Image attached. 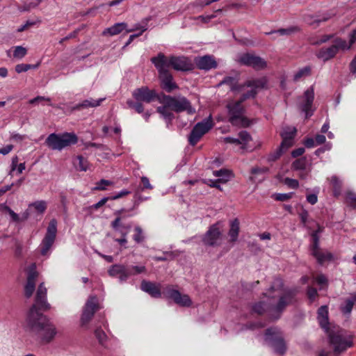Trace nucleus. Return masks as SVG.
<instances>
[{"label":"nucleus","instance_id":"nucleus-1","mask_svg":"<svg viewBox=\"0 0 356 356\" xmlns=\"http://www.w3.org/2000/svg\"><path fill=\"white\" fill-rule=\"evenodd\" d=\"M47 289L41 283L36 291L35 303L30 308L27 316V325L31 332L42 343H50L57 334L56 327L39 310L46 311L50 309L47 300Z\"/></svg>","mask_w":356,"mask_h":356},{"label":"nucleus","instance_id":"nucleus-2","mask_svg":"<svg viewBox=\"0 0 356 356\" xmlns=\"http://www.w3.org/2000/svg\"><path fill=\"white\" fill-rule=\"evenodd\" d=\"M78 138L74 133L51 134L45 140V144L52 150H62L63 149L75 145Z\"/></svg>","mask_w":356,"mask_h":356},{"label":"nucleus","instance_id":"nucleus-3","mask_svg":"<svg viewBox=\"0 0 356 356\" xmlns=\"http://www.w3.org/2000/svg\"><path fill=\"white\" fill-rule=\"evenodd\" d=\"M146 271L145 266H130L114 264L108 269L110 276L118 278L120 283L127 282L130 276L138 275Z\"/></svg>","mask_w":356,"mask_h":356},{"label":"nucleus","instance_id":"nucleus-4","mask_svg":"<svg viewBox=\"0 0 356 356\" xmlns=\"http://www.w3.org/2000/svg\"><path fill=\"white\" fill-rule=\"evenodd\" d=\"M242 102L238 100L232 102L227 106L229 114V121L234 126L248 127L250 122L244 117L245 109L242 106Z\"/></svg>","mask_w":356,"mask_h":356},{"label":"nucleus","instance_id":"nucleus-5","mask_svg":"<svg viewBox=\"0 0 356 356\" xmlns=\"http://www.w3.org/2000/svg\"><path fill=\"white\" fill-rule=\"evenodd\" d=\"M163 100L169 106L171 110L176 113L186 111L189 115L195 113V108H193L191 102L185 97H172L170 95H164Z\"/></svg>","mask_w":356,"mask_h":356},{"label":"nucleus","instance_id":"nucleus-6","mask_svg":"<svg viewBox=\"0 0 356 356\" xmlns=\"http://www.w3.org/2000/svg\"><path fill=\"white\" fill-rule=\"evenodd\" d=\"M350 46H347L346 40L337 38L334 40V44L328 47L320 49L316 54L318 58L326 62L334 58L339 49H349Z\"/></svg>","mask_w":356,"mask_h":356},{"label":"nucleus","instance_id":"nucleus-7","mask_svg":"<svg viewBox=\"0 0 356 356\" xmlns=\"http://www.w3.org/2000/svg\"><path fill=\"white\" fill-rule=\"evenodd\" d=\"M265 341L274 350L282 355L286 351V346L281 332L277 327H270L266 330Z\"/></svg>","mask_w":356,"mask_h":356},{"label":"nucleus","instance_id":"nucleus-8","mask_svg":"<svg viewBox=\"0 0 356 356\" xmlns=\"http://www.w3.org/2000/svg\"><path fill=\"white\" fill-rule=\"evenodd\" d=\"M56 234L57 221L56 219H51L49 222L46 234L40 245V251L42 256L49 254L51 248L55 242Z\"/></svg>","mask_w":356,"mask_h":356},{"label":"nucleus","instance_id":"nucleus-9","mask_svg":"<svg viewBox=\"0 0 356 356\" xmlns=\"http://www.w3.org/2000/svg\"><path fill=\"white\" fill-rule=\"evenodd\" d=\"M330 343L334 346L336 353H341L351 347L353 342L350 337L345 334L343 330H332L329 332Z\"/></svg>","mask_w":356,"mask_h":356},{"label":"nucleus","instance_id":"nucleus-10","mask_svg":"<svg viewBox=\"0 0 356 356\" xmlns=\"http://www.w3.org/2000/svg\"><path fill=\"white\" fill-rule=\"evenodd\" d=\"M213 126L211 116L197 122L191 130L188 136L190 145L194 146L200 140L204 134L207 133Z\"/></svg>","mask_w":356,"mask_h":356},{"label":"nucleus","instance_id":"nucleus-11","mask_svg":"<svg viewBox=\"0 0 356 356\" xmlns=\"http://www.w3.org/2000/svg\"><path fill=\"white\" fill-rule=\"evenodd\" d=\"M236 60L241 65L250 67L257 70H262L266 67V62L262 58L252 54H239Z\"/></svg>","mask_w":356,"mask_h":356},{"label":"nucleus","instance_id":"nucleus-12","mask_svg":"<svg viewBox=\"0 0 356 356\" xmlns=\"http://www.w3.org/2000/svg\"><path fill=\"white\" fill-rule=\"evenodd\" d=\"M99 309L98 300L95 296H90L87 300L81 317V326L88 325L95 313Z\"/></svg>","mask_w":356,"mask_h":356},{"label":"nucleus","instance_id":"nucleus-13","mask_svg":"<svg viewBox=\"0 0 356 356\" xmlns=\"http://www.w3.org/2000/svg\"><path fill=\"white\" fill-rule=\"evenodd\" d=\"M266 79L264 77L247 81L245 86L251 88V89L243 94L239 100L243 102L248 99L254 98L257 94L258 90L266 87Z\"/></svg>","mask_w":356,"mask_h":356},{"label":"nucleus","instance_id":"nucleus-14","mask_svg":"<svg viewBox=\"0 0 356 356\" xmlns=\"http://www.w3.org/2000/svg\"><path fill=\"white\" fill-rule=\"evenodd\" d=\"M296 290L288 289L284 291L283 294L280 296L277 304L273 307V309L276 312L279 313V314L276 316V318L280 317V313L284 310L286 307L292 305L296 302Z\"/></svg>","mask_w":356,"mask_h":356},{"label":"nucleus","instance_id":"nucleus-15","mask_svg":"<svg viewBox=\"0 0 356 356\" xmlns=\"http://www.w3.org/2000/svg\"><path fill=\"white\" fill-rule=\"evenodd\" d=\"M318 232H321L320 228L318 230L314 231L312 233V254L317 259V261L322 264L325 261L330 260L332 257V254L329 252H323L318 247Z\"/></svg>","mask_w":356,"mask_h":356},{"label":"nucleus","instance_id":"nucleus-16","mask_svg":"<svg viewBox=\"0 0 356 356\" xmlns=\"http://www.w3.org/2000/svg\"><path fill=\"white\" fill-rule=\"evenodd\" d=\"M163 293L166 297L172 299L175 303L180 306L190 307L192 304V301L188 295H182L171 286H167L163 290Z\"/></svg>","mask_w":356,"mask_h":356},{"label":"nucleus","instance_id":"nucleus-17","mask_svg":"<svg viewBox=\"0 0 356 356\" xmlns=\"http://www.w3.org/2000/svg\"><path fill=\"white\" fill-rule=\"evenodd\" d=\"M314 99V91L313 87L308 88L302 97H300V108L306 115V118H309L313 115L314 110L312 109L313 102Z\"/></svg>","mask_w":356,"mask_h":356},{"label":"nucleus","instance_id":"nucleus-18","mask_svg":"<svg viewBox=\"0 0 356 356\" xmlns=\"http://www.w3.org/2000/svg\"><path fill=\"white\" fill-rule=\"evenodd\" d=\"M38 276V273L36 271V266L33 264L28 270L26 283L24 286V294L27 298H31L35 291Z\"/></svg>","mask_w":356,"mask_h":356},{"label":"nucleus","instance_id":"nucleus-19","mask_svg":"<svg viewBox=\"0 0 356 356\" xmlns=\"http://www.w3.org/2000/svg\"><path fill=\"white\" fill-rule=\"evenodd\" d=\"M132 95L136 101L145 103H150L156 97L155 91L149 90L147 87L135 89L132 92Z\"/></svg>","mask_w":356,"mask_h":356},{"label":"nucleus","instance_id":"nucleus-20","mask_svg":"<svg viewBox=\"0 0 356 356\" xmlns=\"http://www.w3.org/2000/svg\"><path fill=\"white\" fill-rule=\"evenodd\" d=\"M151 61L158 70L159 75L169 72L170 58L168 59L163 53H159L157 56L152 58Z\"/></svg>","mask_w":356,"mask_h":356},{"label":"nucleus","instance_id":"nucleus-21","mask_svg":"<svg viewBox=\"0 0 356 356\" xmlns=\"http://www.w3.org/2000/svg\"><path fill=\"white\" fill-rule=\"evenodd\" d=\"M195 64L200 70L206 71L215 69L217 67V63L213 56L206 55L195 59Z\"/></svg>","mask_w":356,"mask_h":356},{"label":"nucleus","instance_id":"nucleus-22","mask_svg":"<svg viewBox=\"0 0 356 356\" xmlns=\"http://www.w3.org/2000/svg\"><path fill=\"white\" fill-rule=\"evenodd\" d=\"M220 235L221 233L219 229L216 225H212L205 234L203 242L205 245L211 246L217 245Z\"/></svg>","mask_w":356,"mask_h":356},{"label":"nucleus","instance_id":"nucleus-23","mask_svg":"<svg viewBox=\"0 0 356 356\" xmlns=\"http://www.w3.org/2000/svg\"><path fill=\"white\" fill-rule=\"evenodd\" d=\"M138 28H133L127 29V24L125 22L115 23L111 27L106 28L102 32L103 35L113 36L120 34L123 31H126L127 33H129L136 31Z\"/></svg>","mask_w":356,"mask_h":356},{"label":"nucleus","instance_id":"nucleus-24","mask_svg":"<svg viewBox=\"0 0 356 356\" xmlns=\"http://www.w3.org/2000/svg\"><path fill=\"white\" fill-rule=\"evenodd\" d=\"M161 81V88L167 92H170L175 89L178 88V86L173 81V77L170 72L159 75Z\"/></svg>","mask_w":356,"mask_h":356},{"label":"nucleus","instance_id":"nucleus-25","mask_svg":"<svg viewBox=\"0 0 356 356\" xmlns=\"http://www.w3.org/2000/svg\"><path fill=\"white\" fill-rule=\"evenodd\" d=\"M170 64L173 69L177 71H188L191 69V64L185 57L171 56Z\"/></svg>","mask_w":356,"mask_h":356},{"label":"nucleus","instance_id":"nucleus-26","mask_svg":"<svg viewBox=\"0 0 356 356\" xmlns=\"http://www.w3.org/2000/svg\"><path fill=\"white\" fill-rule=\"evenodd\" d=\"M122 220V218L120 216H118L111 222V226L114 231L119 233L121 236H127L131 225L123 223Z\"/></svg>","mask_w":356,"mask_h":356},{"label":"nucleus","instance_id":"nucleus-27","mask_svg":"<svg viewBox=\"0 0 356 356\" xmlns=\"http://www.w3.org/2000/svg\"><path fill=\"white\" fill-rule=\"evenodd\" d=\"M140 288L143 291L149 293L154 298L161 296V293L159 286L153 282L143 280L141 282Z\"/></svg>","mask_w":356,"mask_h":356},{"label":"nucleus","instance_id":"nucleus-28","mask_svg":"<svg viewBox=\"0 0 356 356\" xmlns=\"http://www.w3.org/2000/svg\"><path fill=\"white\" fill-rule=\"evenodd\" d=\"M104 99L105 98H100L97 100H95L93 99H85L81 103L77 104L74 106H73L71 108V111H80L81 109L87 108L89 107H97L99 106Z\"/></svg>","mask_w":356,"mask_h":356},{"label":"nucleus","instance_id":"nucleus-29","mask_svg":"<svg viewBox=\"0 0 356 356\" xmlns=\"http://www.w3.org/2000/svg\"><path fill=\"white\" fill-rule=\"evenodd\" d=\"M152 186L149 183V179H141L137 186L135 191V196L139 201H143L147 199L141 195L142 192L152 189Z\"/></svg>","mask_w":356,"mask_h":356},{"label":"nucleus","instance_id":"nucleus-30","mask_svg":"<svg viewBox=\"0 0 356 356\" xmlns=\"http://www.w3.org/2000/svg\"><path fill=\"white\" fill-rule=\"evenodd\" d=\"M164 105L159 106L157 108V112L160 113L162 118L165 120L167 123V126L171 123L172 120L175 118L173 113L170 111V107L167 105L166 102L163 101Z\"/></svg>","mask_w":356,"mask_h":356},{"label":"nucleus","instance_id":"nucleus-31","mask_svg":"<svg viewBox=\"0 0 356 356\" xmlns=\"http://www.w3.org/2000/svg\"><path fill=\"white\" fill-rule=\"evenodd\" d=\"M318 320L321 326L327 330L328 325V308L321 306L318 310Z\"/></svg>","mask_w":356,"mask_h":356},{"label":"nucleus","instance_id":"nucleus-32","mask_svg":"<svg viewBox=\"0 0 356 356\" xmlns=\"http://www.w3.org/2000/svg\"><path fill=\"white\" fill-rule=\"evenodd\" d=\"M25 170V163H21L18 164V158L15 156L12 159V163L10 165V175L11 176H18L23 170Z\"/></svg>","mask_w":356,"mask_h":356},{"label":"nucleus","instance_id":"nucleus-33","mask_svg":"<svg viewBox=\"0 0 356 356\" xmlns=\"http://www.w3.org/2000/svg\"><path fill=\"white\" fill-rule=\"evenodd\" d=\"M0 209L7 211L9 213L12 221L13 222H18L26 220L29 217V213L25 212L23 214L22 218H19L18 214L15 213L9 207L6 206V204H0Z\"/></svg>","mask_w":356,"mask_h":356},{"label":"nucleus","instance_id":"nucleus-34","mask_svg":"<svg viewBox=\"0 0 356 356\" xmlns=\"http://www.w3.org/2000/svg\"><path fill=\"white\" fill-rule=\"evenodd\" d=\"M239 233V221L237 218L232 220L230 223V229L229 231V236L232 242H235Z\"/></svg>","mask_w":356,"mask_h":356},{"label":"nucleus","instance_id":"nucleus-35","mask_svg":"<svg viewBox=\"0 0 356 356\" xmlns=\"http://www.w3.org/2000/svg\"><path fill=\"white\" fill-rule=\"evenodd\" d=\"M74 166L81 171H86L89 169L88 160L81 155H79L74 160Z\"/></svg>","mask_w":356,"mask_h":356},{"label":"nucleus","instance_id":"nucleus-36","mask_svg":"<svg viewBox=\"0 0 356 356\" xmlns=\"http://www.w3.org/2000/svg\"><path fill=\"white\" fill-rule=\"evenodd\" d=\"M94 334H95V338L98 341L99 343L102 346L105 347L106 344L108 341V337L106 334V333L104 332V331L102 330L101 329V327H97L95 330Z\"/></svg>","mask_w":356,"mask_h":356},{"label":"nucleus","instance_id":"nucleus-37","mask_svg":"<svg viewBox=\"0 0 356 356\" xmlns=\"http://www.w3.org/2000/svg\"><path fill=\"white\" fill-rule=\"evenodd\" d=\"M203 183L213 188L222 191L221 185L226 184L228 179H202Z\"/></svg>","mask_w":356,"mask_h":356},{"label":"nucleus","instance_id":"nucleus-38","mask_svg":"<svg viewBox=\"0 0 356 356\" xmlns=\"http://www.w3.org/2000/svg\"><path fill=\"white\" fill-rule=\"evenodd\" d=\"M311 73V67L309 66H305L301 69H300L297 72L293 75V81H298L300 79L303 77L308 76Z\"/></svg>","mask_w":356,"mask_h":356},{"label":"nucleus","instance_id":"nucleus-39","mask_svg":"<svg viewBox=\"0 0 356 356\" xmlns=\"http://www.w3.org/2000/svg\"><path fill=\"white\" fill-rule=\"evenodd\" d=\"M134 28H138L136 30L140 29V32L137 34L131 35L129 36L128 40L125 43L124 48L127 47L128 45H129L132 42V41L134 40V38L142 35V33L147 29V22H145V24L143 25L136 24Z\"/></svg>","mask_w":356,"mask_h":356},{"label":"nucleus","instance_id":"nucleus-40","mask_svg":"<svg viewBox=\"0 0 356 356\" xmlns=\"http://www.w3.org/2000/svg\"><path fill=\"white\" fill-rule=\"evenodd\" d=\"M298 31L297 27L291 26L287 29H280L278 30L272 31L268 33H266V35H270L273 33H279L280 35H289L294 32Z\"/></svg>","mask_w":356,"mask_h":356},{"label":"nucleus","instance_id":"nucleus-41","mask_svg":"<svg viewBox=\"0 0 356 356\" xmlns=\"http://www.w3.org/2000/svg\"><path fill=\"white\" fill-rule=\"evenodd\" d=\"M213 175L214 177L222 178H232L234 177V175L232 173V171L226 168H222L219 170L213 171Z\"/></svg>","mask_w":356,"mask_h":356},{"label":"nucleus","instance_id":"nucleus-42","mask_svg":"<svg viewBox=\"0 0 356 356\" xmlns=\"http://www.w3.org/2000/svg\"><path fill=\"white\" fill-rule=\"evenodd\" d=\"M236 83L237 81L235 78L232 76H226L219 83V86L228 85L230 87L231 90H235L238 89Z\"/></svg>","mask_w":356,"mask_h":356},{"label":"nucleus","instance_id":"nucleus-43","mask_svg":"<svg viewBox=\"0 0 356 356\" xmlns=\"http://www.w3.org/2000/svg\"><path fill=\"white\" fill-rule=\"evenodd\" d=\"M296 134V129L295 127H286L280 134L282 138H287L293 140Z\"/></svg>","mask_w":356,"mask_h":356},{"label":"nucleus","instance_id":"nucleus-44","mask_svg":"<svg viewBox=\"0 0 356 356\" xmlns=\"http://www.w3.org/2000/svg\"><path fill=\"white\" fill-rule=\"evenodd\" d=\"M310 19H307V22L308 24H309L312 26H314V27H317L321 22H325L327 19L330 18V16L329 15H325L322 17H318L313 19L312 17H309Z\"/></svg>","mask_w":356,"mask_h":356},{"label":"nucleus","instance_id":"nucleus-45","mask_svg":"<svg viewBox=\"0 0 356 356\" xmlns=\"http://www.w3.org/2000/svg\"><path fill=\"white\" fill-rule=\"evenodd\" d=\"M29 207H34V209L39 213H42L47 209V204L44 201H36L29 204Z\"/></svg>","mask_w":356,"mask_h":356},{"label":"nucleus","instance_id":"nucleus-46","mask_svg":"<svg viewBox=\"0 0 356 356\" xmlns=\"http://www.w3.org/2000/svg\"><path fill=\"white\" fill-rule=\"evenodd\" d=\"M127 103L129 107L134 108L138 113H143L144 112V107L141 102L136 101L135 102L132 100H128Z\"/></svg>","mask_w":356,"mask_h":356},{"label":"nucleus","instance_id":"nucleus-47","mask_svg":"<svg viewBox=\"0 0 356 356\" xmlns=\"http://www.w3.org/2000/svg\"><path fill=\"white\" fill-rule=\"evenodd\" d=\"M293 193H275L272 195V197L277 201L284 202L291 199L293 196Z\"/></svg>","mask_w":356,"mask_h":356},{"label":"nucleus","instance_id":"nucleus-48","mask_svg":"<svg viewBox=\"0 0 356 356\" xmlns=\"http://www.w3.org/2000/svg\"><path fill=\"white\" fill-rule=\"evenodd\" d=\"M241 144L246 145L252 140L250 134L247 131H241L238 133Z\"/></svg>","mask_w":356,"mask_h":356},{"label":"nucleus","instance_id":"nucleus-49","mask_svg":"<svg viewBox=\"0 0 356 356\" xmlns=\"http://www.w3.org/2000/svg\"><path fill=\"white\" fill-rule=\"evenodd\" d=\"M27 53L26 49L22 46H17L13 51V56L17 58H24Z\"/></svg>","mask_w":356,"mask_h":356},{"label":"nucleus","instance_id":"nucleus-50","mask_svg":"<svg viewBox=\"0 0 356 356\" xmlns=\"http://www.w3.org/2000/svg\"><path fill=\"white\" fill-rule=\"evenodd\" d=\"M134 231L136 234L133 236L134 240L138 243L142 242L145 237L141 227L137 226L135 227Z\"/></svg>","mask_w":356,"mask_h":356},{"label":"nucleus","instance_id":"nucleus-51","mask_svg":"<svg viewBox=\"0 0 356 356\" xmlns=\"http://www.w3.org/2000/svg\"><path fill=\"white\" fill-rule=\"evenodd\" d=\"M353 301L351 300H347L344 306L341 307L342 312L345 314H350L353 307Z\"/></svg>","mask_w":356,"mask_h":356},{"label":"nucleus","instance_id":"nucleus-52","mask_svg":"<svg viewBox=\"0 0 356 356\" xmlns=\"http://www.w3.org/2000/svg\"><path fill=\"white\" fill-rule=\"evenodd\" d=\"M111 184V181L108 179H100V181L97 183L96 186L93 189L103 191L105 190L106 187Z\"/></svg>","mask_w":356,"mask_h":356},{"label":"nucleus","instance_id":"nucleus-53","mask_svg":"<svg viewBox=\"0 0 356 356\" xmlns=\"http://www.w3.org/2000/svg\"><path fill=\"white\" fill-rule=\"evenodd\" d=\"M305 165H306V159H303V158L297 159L293 163V167L296 170L305 169Z\"/></svg>","mask_w":356,"mask_h":356},{"label":"nucleus","instance_id":"nucleus-54","mask_svg":"<svg viewBox=\"0 0 356 356\" xmlns=\"http://www.w3.org/2000/svg\"><path fill=\"white\" fill-rule=\"evenodd\" d=\"M293 140L282 138L280 149L283 152L293 145Z\"/></svg>","mask_w":356,"mask_h":356},{"label":"nucleus","instance_id":"nucleus-55","mask_svg":"<svg viewBox=\"0 0 356 356\" xmlns=\"http://www.w3.org/2000/svg\"><path fill=\"white\" fill-rule=\"evenodd\" d=\"M266 305L264 302L257 303L253 307V311L259 314H263L266 310Z\"/></svg>","mask_w":356,"mask_h":356},{"label":"nucleus","instance_id":"nucleus-56","mask_svg":"<svg viewBox=\"0 0 356 356\" xmlns=\"http://www.w3.org/2000/svg\"><path fill=\"white\" fill-rule=\"evenodd\" d=\"M282 151L278 148L275 152L270 154L268 156V158H267V160L269 161V162H272V161H276L278 158H280V156L282 155Z\"/></svg>","mask_w":356,"mask_h":356},{"label":"nucleus","instance_id":"nucleus-57","mask_svg":"<svg viewBox=\"0 0 356 356\" xmlns=\"http://www.w3.org/2000/svg\"><path fill=\"white\" fill-rule=\"evenodd\" d=\"M210 1L211 0H197L195 2L190 3L188 7H200L202 8L206 6L210 5L211 3H207V2Z\"/></svg>","mask_w":356,"mask_h":356},{"label":"nucleus","instance_id":"nucleus-58","mask_svg":"<svg viewBox=\"0 0 356 356\" xmlns=\"http://www.w3.org/2000/svg\"><path fill=\"white\" fill-rule=\"evenodd\" d=\"M307 296L311 301H314L318 296L317 290L315 288L309 286L307 289Z\"/></svg>","mask_w":356,"mask_h":356},{"label":"nucleus","instance_id":"nucleus-59","mask_svg":"<svg viewBox=\"0 0 356 356\" xmlns=\"http://www.w3.org/2000/svg\"><path fill=\"white\" fill-rule=\"evenodd\" d=\"M284 184L291 188H296L299 186L298 179H284Z\"/></svg>","mask_w":356,"mask_h":356},{"label":"nucleus","instance_id":"nucleus-60","mask_svg":"<svg viewBox=\"0 0 356 356\" xmlns=\"http://www.w3.org/2000/svg\"><path fill=\"white\" fill-rule=\"evenodd\" d=\"M50 98L49 97H43V96H38L33 99H31L29 100V104H38L42 101H47V102H50Z\"/></svg>","mask_w":356,"mask_h":356},{"label":"nucleus","instance_id":"nucleus-61","mask_svg":"<svg viewBox=\"0 0 356 356\" xmlns=\"http://www.w3.org/2000/svg\"><path fill=\"white\" fill-rule=\"evenodd\" d=\"M308 216V212L304 209L299 213V217L300 218L301 222L303 224L304 226H306Z\"/></svg>","mask_w":356,"mask_h":356},{"label":"nucleus","instance_id":"nucleus-62","mask_svg":"<svg viewBox=\"0 0 356 356\" xmlns=\"http://www.w3.org/2000/svg\"><path fill=\"white\" fill-rule=\"evenodd\" d=\"M315 282L323 287L327 284V279L323 275H319L315 278Z\"/></svg>","mask_w":356,"mask_h":356},{"label":"nucleus","instance_id":"nucleus-63","mask_svg":"<svg viewBox=\"0 0 356 356\" xmlns=\"http://www.w3.org/2000/svg\"><path fill=\"white\" fill-rule=\"evenodd\" d=\"M130 193V191L126 189L122 190L121 191L115 193L112 197H111V200H117L119 198H121L128 194Z\"/></svg>","mask_w":356,"mask_h":356},{"label":"nucleus","instance_id":"nucleus-64","mask_svg":"<svg viewBox=\"0 0 356 356\" xmlns=\"http://www.w3.org/2000/svg\"><path fill=\"white\" fill-rule=\"evenodd\" d=\"M347 198L350 201V204H351V206L354 209H356V195L350 193L348 194Z\"/></svg>","mask_w":356,"mask_h":356}]
</instances>
